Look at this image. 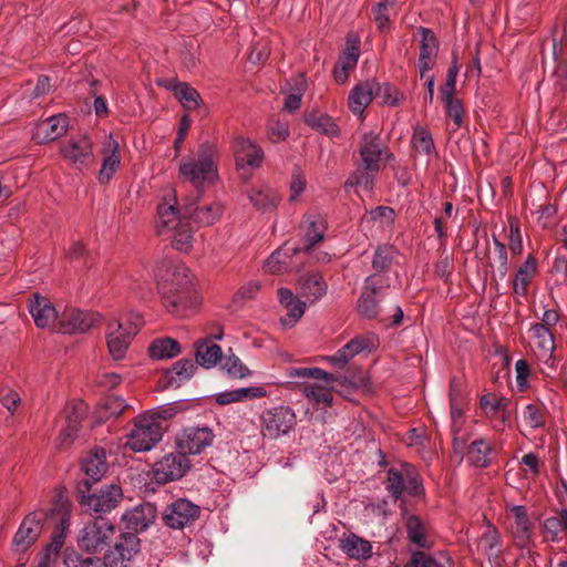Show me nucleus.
<instances>
[{
	"instance_id": "24",
	"label": "nucleus",
	"mask_w": 567,
	"mask_h": 567,
	"mask_svg": "<svg viewBox=\"0 0 567 567\" xmlns=\"http://www.w3.org/2000/svg\"><path fill=\"white\" fill-rule=\"evenodd\" d=\"M87 404L83 401H74L69 405L66 412V426L58 437V444L60 446L68 445L72 439L76 436L80 424L87 415Z\"/></svg>"
},
{
	"instance_id": "19",
	"label": "nucleus",
	"mask_w": 567,
	"mask_h": 567,
	"mask_svg": "<svg viewBox=\"0 0 567 567\" xmlns=\"http://www.w3.org/2000/svg\"><path fill=\"white\" fill-rule=\"evenodd\" d=\"M380 91V84L375 81H364L357 84L349 93L348 106L350 111L362 118L363 113L372 99Z\"/></svg>"
},
{
	"instance_id": "23",
	"label": "nucleus",
	"mask_w": 567,
	"mask_h": 567,
	"mask_svg": "<svg viewBox=\"0 0 567 567\" xmlns=\"http://www.w3.org/2000/svg\"><path fill=\"white\" fill-rule=\"evenodd\" d=\"M123 496L122 488L112 484L102 488L99 493L89 495L84 504L95 513H109L115 508Z\"/></svg>"
},
{
	"instance_id": "49",
	"label": "nucleus",
	"mask_w": 567,
	"mask_h": 567,
	"mask_svg": "<svg viewBox=\"0 0 567 567\" xmlns=\"http://www.w3.org/2000/svg\"><path fill=\"white\" fill-rule=\"evenodd\" d=\"M491 450V445L485 440H475L468 447V461L477 467H485L488 465Z\"/></svg>"
},
{
	"instance_id": "38",
	"label": "nucleus",
	"mask_w": 567,
	"mask_h": 567,
	"mask_svg": "<svg viewBox=\"0 0 567 567\" xmlns=\"http://www.w3.org/2000/svg\"><path fill=\"white\" fill-rule=\"evenodd\" d=\"M359 55L360 50L358 45L347 47L333 70V76L338 83L347 81L349 72L357 66Z\"/></svg>"
},
{
	"instance_id": "55",
	"label": "nucleus",
	"mask_w": 567,
	"mask_h": 567,
	"mask_svg": "<svg viewBox=\"0 0 567 567\" xmlns=\"http://www.w3.org/2000/svg\"><path fill=\"white\" fill-rule=\"evenodd\" d=\"M377 173H372L362 167V169H357L346 182L347 187H357L363 190L370 192L374 185V175Z\"/></svg>"
},
{
	"instance_id": "62",
	"label": "nucleus",
	"mask_w": 567,
	"mask_h": 567,
	"mask_svg": "<svg viewBox=\"0 0 567 567\" xmlns=\"http://www.w3.org/2000/svg\"><path fill=\"white\" fill-rule=\"evenodd\" d=\"M393 258V249L391 247H379L372 260V267L378 271L386 270Z\"/></svg>"
},
{
	"instance_id": "21",
	"label": "nucleus",
	"mask_w": 567,
	"mask_h": 567,
	"mask_svg": "<svg viewBox=\"0 0 567 567\" xmlns=\"http://www.w3.org/2000/svg\"><path fill=\"white\" fill-rule=\"evenodd\" d=\"M68 126V117L64 114L52 115L37 123L32 138L39 144L55 141L66 132Z\"/></svg>"
},
{
	"instance_id": "43",
	"label": "nucleus",
	"mask_w": 567,
	"mask_h": 567,
	"mask_svg": "<svg viewBox=\"0 0 567 567\" xmlns=\"http://www.w3.org/2000/svg\"><path fill=\"white\" fill-rule=\"evenodd\" d=\"M150 355L155 360L172 359L181 353L179 343L172 338H159L150 346Z\"/></svg>"
},
{
	"instance_id": "20",
	"label": "nucleus",
	"mask_w": 567,
	"mask_h": 567,
	"mask_svg": "<svg viewBox=\"0 0 567 567\" xmlns=\"http://www.w3.org/2000/svg\"><path fill=\"white\" fill-rule=\"evenodd\" d=\"M29 312L38 328H51L60 319L53 303L44 296L34 293L29 301Z\"/></svg>"
},
{
	"instance_id": "47",
	"label": "nucleus",
	"mask_w": 567,
	"mask_h": 567,
	"mask_svg": "<svg viewBox=\"0 0 567 567\" xmlns=\"http://www.w3.org/2000/svg\"><path fill=\"white\" fill-rule=\"evenodd\" d=\"M413 567H453V561L445 553L439 551L427 555L424 551H415L412 555Z\"/></svg>"
},
{
	"instance_id": "42",
	"label": "nucleus",
	"mask_w": 567,
	"mask_h": 567,
	"mask_svg": "<svg viewBox=\"0 0 567 567\" xmlns=\"http://www.w3.org/2000/svg\"><path fill=\"white\" fill-rule=\"evenodd\" d=\"M221 359V349L212 343L210 339L198 342L196 348V362L205 368H212Z\"/></svg>"
},
{
	"instance_id": "37",
	"label": "nucleus",
	"mask_w": 567,
	"mask_h": 567,
	"mask_svg": "<svg viewBox=\"0 0 567 567\" xmlns=\"http://www.w3.org/2000/svg\"><path fill=\"white\" fill-rule=\"evenodd\" d=\"M537 272V260L533 256H528L524 264L517 269L513 290L518 296L527 293L528 285Z\"/></svg>"
},
{
	"instance_id": "51",
	"label": "nucleus",
	"mask_w": 567,
	"mask_h": 567,
	"mask_svg": "<svg viewBox=\"0 0 567 567\" xmlns=\"http://www.w3.org/2000/svg\"><path fill=\"white\" fill-rule=\"evenodd\" d=\"M173 235V246L183 252H187L193 247V234L194 230L190 227L188 221H184L177 228L172 230Z\"/></svg>"
},
{
	"instance_id": "3",
	"label": "nucleus",
	"mask_w": 567,
	"mask_h": 567,
	"mask_svg": "<svg viewBox=\"0 0 567 567\" xmlns=\"http://www.w3.org/2000/svg\"><path fill=\"white\" fill-rule=\"evenodd\" d=\"M164 431L159 413H142L132 421L125 434V446L136 453L148 452L162 440Z\"/></svg>"
},
{
	"instance_id": "30",
	"label": "nucleus",
	"mask_w": 567,
	"mask_h": 567,
	"mask_svg": "<svg viewBox=\"0 0 567 567\" xmlns=\"http://www.w3.org/2000/svg\"><path fill=\"white\" fill-rule=\"evenodd\" d=\"M340 548L348 557L353 559H367L372 554L370 542L349 533L340 538Z\"/></svg>"
},
{
	"instance_id": "14",
	"label": "nucleus",
	"mask_w": 567,
	"mask_h": 567,
	"mask_svg": "<svg viewBox=\"0 0 567 567\" xmlns=\"http://www.w3.org/2000/svg\"><path fill=\"white\" fill-rule=\"evenodd\" d=\"M532 349L537 359L545 364L549 372L555 370L556 361L553 357L555 340L553 332L539 322L529 328Z\"/></svg>"
},
{
	"instance_id": "28",
	"label": "nucleus",
	"mask_w": 567,
	"mask_h": 567,
	"mask_svg": "<svg viewBox=\"0 0 567 567\" xmlns=\"http://www.w3.org/2000/svg\"><path fill=\"white\" fill-rule=\"evenodd\" d=\"M307 89V81L303 74L291 78L282 87L286 94L284 109L288 112L297 111L301 105V99Z\"/></svg>"
},
{
	"instance_id": "46",
	"label": "nucleus",
	"mask_w": 567,
	"mask_h": 567,
	"mask_svg": "<svg viewBox=\"0 0 567 567\" xmlns=\"http://www.w3.org/2000/svg\"><path fill=\"white\" fill-rule=\"evenodd\" d=\"M306 123L313 130L328 135L329 137H339L341 131L334 121L326 114H309L306 116Z\"/></svg>"
},
{
	"instance_id": "44",
	"label": "nucleus",
	"mask_w": 567,
	"mask_h": 567,
	"mask_svg": "<svg viewBox=\"0 0 567 567\" xmlns=\"http://www.w3.org/2000/svg\"><path fill=\"white\" fill-rule=\"evenodd\" d=\"M291 249L286 246L272 252L265 262V269L271 274H281L291 270Z\"/></svg>"
},
{
	"instance_id": "18",
	"label": "nucleus",
	"mask_w": 567,
	"mask_h": 567,
	"mask_svg": "<svg viewBox=\"0 0 567 567\" xmlns=\"http://www.w3.org/2000/svg\"><path fill=\"white\" fill-rule=\"evenodd\" d=\"M156 517V509L150 503H144L126 511L122 515L124 533L137 534L150 527Z\"/></svg>"
},
{
	"instance_id": "10",
	"label": "nucleus",
	"mask_w": 567,
	"mask_h": 567,
	"mask_svg": "<svg viewBox=\"0 0 567 567\" xmlns=\"http://www.w3.org/2000/svg\"><path fill=\"white\" fill-rule=\"evenodd\" d=\"M233 148L239 178L246 182L250 178L251 171L261 165L264 152L257 144L244 137L235 138Z\"/></svg>"
},
{
	"instance_id": "41",
	"label": "nucleus",
	"mask_w": 567,
	"mask_h": 567,
	"mask_svg": "<svg viewBox=\"0 0 567 567\" xmlns=\"http://www.w3.org/2000/svg\"><path fill=\"white\" fill-rule=\"evenodd\" d=\"M290 378H298V379H315V380H321L326 383L330 384L333 382H339L342 385L348 384V379L344 377H337L332 373H329L320 368H292L289 371Z\"/></svg>"
},
{
	"instance_id": "33",
	"label": "nucleus",
	"mask_w": 567,
	"mask_h": 567,
	"mask_svg": "<svg viewBox=\"0 0 567 567\" xmlns=\"http://www.w3.org/2000/svg\"><path fill=\"white\" fill-rule=\"evenodd\" d=\"M247 196L254 207L261 212L274 210L280 200L277 192L269 186L254 187L248 192Z\"/></svg>"
},
{
	"instance_id": "59",
	"label": "nucleus",
	"mask_w": 567,
	"mask_h": 567,
	"mask_svg": "<svg viewBox=\"0 0 567 567\" xmlns=\"http://www.w3.org/2000/svg\"><path fill=\"white\" fill-rule=\"evenodd\" d=\"M523 420L527 426L533 430L545 425V414L543 410L535 404H527L523 411Z\"/></svg>"
},
{
	"instance_id": "39",
	"label": "nucleus",
	"mask_w": 567,
	"mask_h": 567,
	"mask_svg": "<svg viewBox=\"0 0 567 567\" xmlns=\"http://www.w3.org/2000/svg\"><path fill=\"white\" fill-rule=\"evenodd\" d=\"M167 87L174 92V95L185 110L193 111L199 106L202 102L199 93L187 83L169 82Z\"/></svg>"
},
{
	"instance_id": "1",
	"label": "nucleus",
	"mask_w": 567,
	"mask_h": 567,
	"mask_svg": "<svg viewBox=\"0 0 567 567\" xmlns=\"http://www.w3.org/2000/svg\"><path fill=\"white\" fill-rule=\"evenodd\" d=\"M164 305L177 318L193 316L200 305L190 271L184 266L174 267L168 279L158 284Z\"/></svg>"
},
{
	"instance_id": "32",
	"label": "nucleus",
	"mask_w": 567,
	"mask_h": 567,
	"mask_svg": "<svg viewBox=\"0 0 567 567\" xmlns=\"http://www.w3.org/2000/svg\"><path fill=\"white\" fill-rule=\"evenodd\" d=\"M196 369L197 365L193 360H178L165 372L166 385L169 388H179L185 381L193 377Z\"/></svg>"
},
{
	"instance_id": "50",
	"label": "nucleus",
	"mask_w": 567,
	"mask_h": 567,
	"mask_svg": "<svg viewBox=\"0 0 567 567\" xmlns=\"http://www.w3.org/2000/svg\"><path fill=\"white\" fill-rule=\"evenodd\" d=\"M419 34L421 35L419 56L427 60L437 59L439 42L434 33L426 28H420Z\"/></svg>"
},
{
	"instance_id": "13",
	"label": "nucleus",
	"mask_w": 567,
	"mask_h": 567,
	"mask_svg": "<svg viewBox=\"0 0 567 567\" xmlns=\"http://www.w3.org/2000/svg\"><path fill=\"white\" fill-rule=\"evenodd\" d=\"M189 468V460L179 450L164 455L153 466L154 478L165 484L183 477Z\"/></svg>"
},
{
	"instance_id": "56",
	"label": "nucleus",
	"mask_w": 567,
	"mask_h": 567,
	"mask_svg": "<svg viewBox=\"0 0 567 567\" xmlns=\"http://www.w3.org/2000/svg\"><path fill=\"white\" fill-rule=\"evenodd\" d=\"M405 467L402 472L390 468L388 472V491L394 499L400 498L405 491Z\"/></svg>"
},
{
	"instance_id": "16",
	"label": "nucleus",
	"mask_w": 567,
	"mask_h": 567,
	"mask_svg": "<svg viewBox=\"0 0 567 567\" xmlns=\"http://www.w3.org/2000/svg\"><path fill=\"white\" fill-rule=\"evenodd\" d=\"M102 165L96 179L101 185L109 184L121 166L120 144L113 134H109L101 147Z\"/></svg>"
},
{
	"instance_id": "8",
	"label": "nucleus",
	"mask_w": 567,
	"mask_h": 567,
	"mask_svg": "<svg viewBox=\"0 0 567 567\" xmlns=\"http://www.w3.org/2000/svg\"><path fill=\"white\" fill-rule=\"evenodd\" d=\"M361 166L372 173H378L385 163L392 158V154L374 132L364 133L359 147Z\"/></svg>"
},
{
	"instance_id": "11",
	"label": "nucleus",
	"mask_w": 567,
	"mask_h": 567,
	"mask_svg": "<svg viewBox=\"0 0 567 567\" xmlns=\"http://www.w3.org/2000/svg\"><path fill=\"white\" fill-rule=\"evenodd\" d=\"M47 513L42 509L29 513L21 522L12 539V548L17 553H23L30 548L42 532Z\"/></svg>"
},
{
	"instance_id": "36",
	"label": "nucleus",
	"mask_w": 567,
	"mask_h": 567,
	"mask_svg": "<svg viewBox=\"0 0 567 567\" xmlns=\"http://www.w3.org/2000/svg\"><path fill=\"white\" fill-rule=\"evenodd\" d=\"M501 536L492 525H486L477 540V549L487 556L489 560L497 559L501 553Z\"/></svg>"
},
{
	"instance_id": "29",
	"label": "nucleus",
	"mask_w": 567,
	"mask_h": 567,
	"mask_svg": "<svg viewBox=\"0 0 567 567\" xmlns=\"http://www.w3.org/2000/svg\"><path fill=\"white\" fill-rule=\"evenodd\" d=\"M224 206L220 203L203 204L193 208L186 207L185 215L192 217L200 226H210L221 217Z\"/></svg>"
},
{
	"instance_id": "4",
	"label": "nucleus",
	"mask_w": 567,
	"mask_h": 567,
	"mask_svg": "<svg viewBox=\"0 0 567 567\" xmlns=\"http://www.w3.org/2000/svg\"><path fill=\"white\" fill-rule=\"evenodd\" d=\"M142 323L140 315H132L130 318L112 320L109 322L106 339L107 348L114 360H122L127 351L133 336Z\"/></svg>"
},
{
	"instance_id": "52",
	"label": "nucleus",
	"mask_w": 567,
	"mask_h": 567,
	"mask_svg": "<svg viewBox=\"0 0 567 567\" xmlns=\"http://www.w3.org/2000/svg\"><path fill=\"white\" fill-rule=\"evenodd\" d=\"M411 142L419 153L425 155H432L435 153L432 135L424 127H417L414 130Z\"/></svg>"
},
{
	"instance_id": "27",
	"label": "nucleus",
	"mask_w": 567,
	"mask_h": 567,
	"mask_svg": "<svg viewBox=\"0 0 567 567\" xmlns=\"http://www.w3.org/2000/svg\"><path fill=\"white\" fill-rule=\"evenodd\" d=\"M298 285L301 297L311 303L320 300L328 289L323 277L318 272L303 275L300 277Z\"/></svg>"
},
{
	"instance_id": "9",
	"label": "nucleus",
	"mask_w": 567,
	"mask_h": 567,
	"mask_svg": "<svg viewBox=\"0 0 567 567\" xmlns=\"http://www.w3.org/2000/svg\"><path fill=\"white\" fill-rule=\"evenodd\" d=\"M214 440L215 434L209 426L189 425L178 432L175 444L184 455H196L209 447Z\"/></svg>"
},
{
	"instance_id": "26",
	"label": "nucleus",
	"mask_w": 567,
	"mask_h": 567,
	"mask_svg": "<svg viewBox=\"0 0 567 567\" xmlns=\"http://www.w3.org/2000/svg\"><path fill=\"white\" fill-rule=\"evenodd\" d=\"M167 197V200L163 204H159L157 208L158 219L156 223V228L158 234L172 231L185 221L182 220L176 208V198L173 190L169 192Z\"/></svg>"
},
{
	"instance_id": "31",
	"label": "nucleus",
	"mask_w": 567,
	"mask_h": 567,
	"mask_svg": "<svg viewBox=\"0 0 567 567\" xmlns=\"http://www.w3.org/2000/svg\"><path fill=\"white\" fill-rule=\"evenodd\" d=\"M404 525L408 538L412 544L419 548H430L432 546L429 529L419 516H406Z\"/></svg>"
},
{
	"instance_id": "35",
	"label": "nucleus",
	"mask_w": 567,
	"mask_h": 567,
	"mask_svg": "<svg viewBox=\"0 0 567 567\" xmlns=\"http://www.w3.org/2000/svg\"><path fill=\"white\" fill-rule=\"evenodd\" d=\"M511 512L515 518L514 537L516 539L517 546L524 548L529 543L532 523L524 506H512Z\"/></svg>"
},
{
	"instance_id": "12",
	"label": "nucleus",
	"mask_w": 567,
	"mask_h": 567,
	"mask_svg": "<svg viewBox=\"0 0 567 567\" xmlns=\"http://www.w3.org/2000/svg\"><path fill=\"white\" fill-rule=\"evenodd\" d=\"M141 550L140 538L133 533H122L105 554L110 567H127Z\"/></svg>"
},
{
	"instance_id": "53",
	"label": "nucleus",
	"mask_w": 567,
	"mask_h": 567,
	"mask_svg": "<svg viewBox=\"0 0 567 567\" xmlns=\"http://www.w3.org/2000/svg\"><path fill=\"white\" fill-rule=\"evenodd\" d=\"M509 403V399L505 396L497 398L489 393L482 395L480 399V405L488 417L498 414L501 410L508 409Z\"/></svg>"
},
{
	"instance_id": "48",
	"label": "nucleus",
	"mask_w": 567,
	"mask_h": 567,
	"mask_svg": "<svg viewBox=\"0 0 567 567\" xmlns=\"http://www.w3.org/2000/svg\"><path fill=\"white\" fill-rule=\"evenodd\" d=\"M544 532L547 539L558 542L559 535L567 532V511H563L558 515L545 519Z\"/></svg>"
},
{
	"instance_id": "15",
	"label": "nucleus",
	"mask_w": 567,
	"mask_h": 567,
	"mask_svg": "<svg viewBox=\"0 0 567 567\" xmlns=\"http://www.w3.org/2000/svg\"><path fill=\"white\" fill-rule=\"evenodd\" d=\"M199 511L193 502L179 498L165 508L163 519L168 527L182 529L197 519Z\"/></svg>"
},
{
	"instance_id": "5",
	"label": "nucleus",
	"mask_w": 567,
	"mask_h": 567,
	"mask_svg": "<svg viewBox=\"0 0 567 567\" xmlns=\"http://www.w3.org/2000/svg\"><path fill=\"white\" fill-rule=\"evenodd\" d=\"M297 423L293 410L286 405H278L262 411L260 415L261 433L265 437L275 440L287 435Z\"/></svg>"
},
{
	"instance_id": "64",
	"label": "nucleus",
	"mask_w": 567,
	"mask_h": 567,
	"mask_svg": "<svg viewBox=\"0 0 567 567\" xmlns=\"http://www.w3.org/2000/svg\"><path fill=\"white\" fill-rule=\"evenodd\" d=\"M268 137L272 143H279L285 141L289 136V127L288 124L271 120L268 124Z\"/></svg>"
},
{
	"instance_id": "7",
	"label": "nucleus",
	"mask_w": 567,
	"mask_h": 567,
	"mask_svg": "<svg viewBox=\"0 0 567 567\" xmlns=\"http://www.w3.org/2000/svg\"><path fill=\"white\" fill-rule=\"evenodd\" d=\"M388 286L386 281L379 275H371L365 278L361 295L357 301V311L361 317L375 319L380 316V301Z\"/></svg>"
},
{
	"instance_id": "34",
	"label": "nucleus",
	"mask_w": 567,
	"mask_h": 567,
	"mask_svg": "<svg viewBox=\"0 0 567 567\" xmlns=\"http://www.w3.org/2000/svg\"><path fill=\"white\" fill-rule=\"evenodd\" d=\"M82 468L92 481L101 480L107 471L105 451L103 449H95L89 453L82 462Z\"/></svg>"
},
{
	"instance_id": "17",
	"label": "nucleus",
	"mask_w": 567,
	"mask_h": 567,
	"mask_svg": "<svg viewBox=\"0 0 567 567\" xmlns=\"http://www.w3.org/2000/svg\"><path fill=\"white\" fill-rule=\"evenodd\" d=\"M61 153L71 165L79 169L94 162L93 143L86 135L70 138L61 147Z\"/></svg>"
},
{
	"instance_id": "2",
	"label": "nucleus",
	"mask_w": 567,
	"mask_h": 567,
	"mask_svg": "<svg viewBox=\"0 0 567 567\" xmlns=\"http://www.w3.org/2000/svg\"><path fill=\"white\" fill-rule=\"evenodd\" d=\"M217 150L209 142L198 146L197 155L183 157L178 165L179 176L196 188L213 184L218 178L216 163Z\"/></svg>"
},
{
	"instance_id": "61",
	"label": "nucleus",
	"mask_w": 567,
	"mask_h": 567,
	"mask_svg": "<svg viewBox=\"0 0 567 567\" xmlns=\"http://www.w3.org/2000/svg\"><path fill=\"white\" fill-rule=\"evenodd\" d=\"M353 358L354 354H352L350 349H348L344 344L336 353L326 355L322 358V360L333 368L343 369Z\"/></svg>"
},
{
	"instance_id": "63",
	"label": "nucleus",
	"mask_w": 567,
	"mask_h": 567,
	"mask_svg": "<svg viewBox=\"0 0 567 567\" xmlns=\"http://www.w3.org/2000/svg\"><path fill=\"white\" fill-rule=\"evenodd\" d=\"M305 393L308 399L316 403H322L324 405H330L332 403V394L327 388L309 385L305 388Z\"/></svg>"
},
{
	"instance_id": "58",
	"label": "nucleus",
	"mask_w": 567,
	"mask_h": 567,
	"mask_svg": "<svg viewBox=\"0 0 567 567\" xmlns=\"http://www.w3.org/2000/svg\"><path fill=\"white\" fill-rule=\"evenodd\" d=\"M64 538L65 536L63 533L53 537L52 543L48 546L37 567H50V564L58 559L59 553L64 544Z\"/></svg>"
},
{
	"instance_id": "22",
	"label": "nucleus",
	"mask_w": 567,
	"mask_h": 567,
	"mask_svg": "<svg viewBox=\"0 0 567 567\" xmlns=\"http://www.w3.org/2000/svg\"><path fill=\"white\" fill-rule=\"evenodd\" d=\"M94 322V316L90 312L78 309H66L60 316L59 331L68 334L83 333L89 331Z\"/></svg>"
},
{
	"instance_id": "54",
	"label": "nucleus",
	"mask_w": 567,
	"mask_h": 567,
	"mask_svg": "<svg viewBox=\"0 0 567 567\" xmlns=\"http://www.w3.org/2000/svg\"><path fill=\"white\" fill-rule=\"evenodd\" d=\"M441 99L444 102L447 116L454 123V130H458L464 121V109L461 101L454 95L441 96Z\"/></svg>"
},
{
	"instance_id": "6",
	"label": "nucleus",
	"mask_w": 567,
	"mask_h": 567,
	"mask_svg": "<svg viewBox=\"0 0 567 567\" xmlns=\"http://www.w3.org/2000/svg\"><path fill=\"white\" fill-rule=\"evenodd\" d=\"M115 533V526L105 518L89 522L82 528L78 544L79 547L90 554L104 550Z\"/></svg>"
},
{
	"instance_id": "25",
	"label": "nucleus",
	"mask_w": 567,
	"mask_h": 567,
	"mask_svg": "<svg viewBox=\"0 0 567 567\" xmlns=\"http://www.w3.org/2000/svg\"><path fill=\"white\" fill-rule=\"evenodd\" d=\"M300 228L302 230L305 249L309 250L324 238L327 220L321 214L309 213L305 215Z\"/></svg>"
},
{
	"instance_id": "45",
	"label": "nucleus",
	"mask_w": 567,
	"mask_h": 567,
	"mask_svg": "<svg viewBox=\"0 0 567 567\" xmlns=\"http://www.w3.org/2000/svg\"><path fill=\"white\" fill-rule=\"evenodd\" d=\"M379 344V337L373 332L355 336L346 343L347 348L350 349V352H352L354 357L361 353H371L378 349Z\"/></svg>"
},
{
	"instance_id": "60",
	"label": "nucleus",
	"mask_w": 567,
	"mask_h": 567,
	"mask_svg": "<svg viewBox=\"0 0 567 567\" xmlns=\"http://www.w3.org/2000/svg\"><path fill=\"white\" fill-rule=\"evenodd\" d=\"M285 308L287 309V315L280 319V322L282 326L290 328L303 316L306 303L298 299L290 307Z\"/></svg>"
},
{
	"instance_id": "57",
	"label": "nucleus",
	"mask_w": 567,
	"mask_h": 567,
	"mask_svg": "<svg viewBox=\"0 0 567 567\" xmlns=\"http://www.w3.org/2000/svg\"><path fill=\"white\" fill-rule=\"evenodd\" d=\"M126 405L118 398H110L105 401L104 405L99 406L96 410L97 422H103L111 416H116L123 412Z\"/></svg>"
},
{
	"instance_id": "40",
	"label": "nucleus",
	"mask_w": 567,
	"mask_h": 567,
	"mask_svg": "<svg viewBox=\"0 0 567 567\" xmlns=\"http://www.w3.org/2000/svg\"><path fill=\"white\" fill-rule=\"evenodd\" d=\"M267 392L262 386H248L225 391L218 394L217 401L220 404L244 402L266 396Z\"/></svg>"
}]
</instances>
